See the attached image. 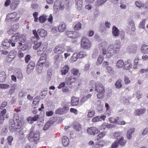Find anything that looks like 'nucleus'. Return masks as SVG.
Listing matches in <instances>:
<instances>
[{"label": "nucleus", "instance_id": "nucleus-1", "mask_svg": "<svg viewBox=\"0 0 148 148\" xmlns=\"http://www.w3.org/2000/svg\"><path fill=\"white\" fill-rule=\"evenodd\" d=\"M120 43L110 44L109 45L107 50L106 57L108 58H111L114 54L118 53L120 49Z\"/></svg>", "mask_w": 148, "mask_h": 148}, {"label": "nucleus", "instance_id": "nucleus-2", "mask_svg": "<svg viewBox=\"0 0 148 148\" xmlns=\"http://www.w3.org/2000/svg\"><path fill=\"white\" fill-rule=\"evenodd\" d=\"M34 127H32L30 130V133L28 137V140L31 142H34L37 143L39 141L40 138L39 133L38 131L34 130Z\"/></svg>", "mask_w": 148, "mask_h": 148}, {"label": "nucleus", "instance_id": "nucleus-3", "mask_svg": "<svg viewBox=\"0 0 148 148\" xmlns=\"http://www.w3.org/2000/svg\"><path fill=\"white\" fill-rule=\"evenodd\" d=\"M47 56L45 54L43 56H41L37 62V65L38 66H44L48 67L49 64V62L47 60Z\"/></svg>", "mask_w": 148, "mask_h": 148}, {"label": "nucleus", "instance_id": "nucleus-4", "mask_svg": "<svg viewBox=\"0 0 148 148\" xmlns=\"http://www.w3.org/2000/svg\"><path fill=\"white\" fill-rule=\"evenodd\" d=\"M64 8V4L60 0H57L55 2L53 6V10L55 12H58L60 10H62Z\"/></svg>", "mask_w": 148, "mask_h": 148}, {"label": "nucleus", "instance_id": "nucleus-5", "mask_svg": "<svg viewBox=\"0 0 148 148\" xmlns=\"http://www.w3.org/2000/svg\"><path fill=\"white\" fill-rule=\"evenodd\" d=\"M91 42L88 38L85 37H82L81 41V45L83 48H90L91 47Z\"/></svg>", "mask_w": 148, "mask_h": 148}, {"label": "nucleus", "instance_id": "nucleus-6", "mask_svg": "<svg viewBox=\"0 0 148 148\" xmlns=\"http://www.w3.org/2000/svg\"><path fill=\"white\" fill-rule=\"evenodd\" d=\"M17 14L16 12H13L8 14L6 16V19L9 21H14L15 22H17L18 21L20 18V17H16Z\"/></svg>", "mask_w": 148, "mask_h": 148}, {"label": "nucleus", "instance_id": "nucleus-7", "mask_svg": "<svg viewBox=\"0 0 148 148\" xmlns=\"http://www.w3.org/2000/svg\"><path fill=\"white\" fill-rule=\"evenodd\" d=\"M99 132L98 129L95 127L88 128L87 130V133L90 135H94L98 134Z\"/></svg>", "mask_w": 148, "mask_h": 148}, {"label": "nucleus", "instance_id": "nucleus-8", "mask_svg": "<svg viewBox=\"0 0 148 148\" xmlns=\"http://www.w3.org/2000/svg\"><path fill=\"white\" fill-rule=\"evenodd\" d=\"M69 107L68 106H64L63 108H60L57 110L55 112L56 114H63L67 113L69 110Z\"/></svg>", "mask_w": 148, "mask_h": 148}, {"label": "nucleus", "instance_id": "nucleus-9", "mask_svg": "<svg viewBox=\"0 0 148 148\" xmlns=\"http://www.w3.org/2000/svg\"><path fill=\"white\" fill-rule=\"evenodd\" d=\"M66 34L69 37L72 39H76L79 37V35L77 32L72 31H66Z\"/></svg>", "mask_w": 148, "mask_h": 148}, {"label": "nucleus", "instance_id": "nucleus-10", "mask_svg": "<svg viewBox=\"0 0 148 148\" xmlns=\"http://www.w3.org/2000/svg\"><path fill=\"white\" fill-rule=\"evenodd\" d=\"M108 42L106 41H103L100 43L99 45V48L102 51V54L105 55L106 54V48L108 46Z\"/></svg>", "mask_w": 148, "mask_h": 148}, {"label": "nucleus", "instance_id": "nucleus-11", "mask_svg": "<svg viewBox=\"0 0 148 148\" xmlns=\"http://www.w3.org/2000/svg\"><path fill=\"white\" fill-rule=\"evenodd\" d=\"M77 79V77L72 75L68 78H66L65 82L68 85H71Z\"/></svg>", "mask_w": 148, "mask_h": 148}, {"label": "nucleus", "instance_id": "nucleus-12", "mask_svg": "<svg viewBox=\"0 0 148 148\" xmlns=\"http://www.w3.org/2000/svg\"><path fill=\"white\" fill-rule=\"evenodd\" d=\"M18 36L19 34H16L12 36L11 39L9 40L10 42L11 43L12 46H15L16 43L18 40Z\"/></svg>", "mask_w": 148, "mask_h": 148}, {"label": "nucleus", "instance_id": "nucleus-13", "mask_svg": "<svg viewBox=\"0 0 148 148\" xmlns=\"http://www.w3.org/2000/svg\"><path fill=\"white\" fill-rule=\"evenodd\" d=\"M95 90L97 92H105L104 86L100 83L95 84Z\"/></svg>", "mask_w": 148, "mask_h": 148}, {"label": "nucleus", "instance_id": "nucleus-14", "mask_svg": "<svg viewBox=\"0 0 148 148\" xmlns=\"http://www.w3.org/2000/svg\"><path fill=\"white\" fill-rule=\"evenodd\" d=\"M12 119L9 120V129L11 132H13L15 131V123Z\"/></svg>", "mask_w": 148, "mask_h": 148}, {"label": "nucleus", "instance_id": "nucleus-15", "mask_svg": "<svg viewBox=\"0 0 148 148\" xmlns=\"http://www.w3.org/2000/svg\"><path fill=\"white\" fill-rule=\"evenodd\" d=\"M132 66L131 62L130 60H127L124 62L123 69H125L128 70L131 69Z\"/></svg>", "mask_w": 148, "mask_h": 148}, {"label": "nucleus", "instance_id": "nucleus-16", "mask_svg": "<svg viewBox=\"0 0 148 148\" xmlns=\"http://www.w3.org/2000/svg\"><path fill=\"white\" fill-rule=\"evenodd\" d=\"M69 69V66L68 65H65L62 67L60 70L61 75H66L68 73Z\"/></svg>", "mask_w": 148, "mask_h": 148}, {"label": "nucleus", "instance_id": "nucleus-17", "mask_svg": "<svg viewBox=\"0 0 148 148\" xmlns=\"http://www.w3.org/2000/svg\"><path fill=\"white\" fill-rule=\"evenodd\" d=\"M146 109L145 108L136 109L134 112L135 116H139L143 114L146 111Z\"/></svg>", "mask_w": 148, "mask_h": 148}, {"label": "nucleus", "instance_id": "nucleus-18", "mask_svg": "<svg viewBox=\"0 0 148 148\" xmlns=\"http://www.w3.org/2000/svg\"><path fill=\"white\" fill-rule=\"evenodd\" d=\"M63 49V47L60 45L57 46L55 47L53 51L55 53L60 54L64 52V50Z\"/></svg>", "mask_w": 148, "mask_h": 148}, {"label": "nucleus", "instance_id": "nucleus-19", "mask_svg": "<svg viewBox=\"0 0 148 148\" xmlns=\"http://www.w3.org/2000/svg\"><path fill=\"white\" fill-rule=\"evenodd\" d=\"M63 59V57L62 55H56L54 57V63L58 64L60 62L62 61Z\"/></svg>", "mask_w": 148, "mask_h": 148}, {"label": "nucleus", "instance_id": "nucleus-20", "mask_svg": "<svg viewBox=\"0 0 148 148\" xmlns=\"http://www.w3.org/2000/svg\"><path fill=\"white\" fill-rule=\"evenodd\" d=\"M135 129L134 128H130L127 131L126 133V137L128 140L132 138V134L135 131Z\"/></svg>", "mask_w": 148, "mask_h": 148}, {"label": "nucleus", "instance_id": "nucleus-21", "mask_svg": "<svg viewBox=\"0 0 148 148\" xmlns=\"http://www.w3.org/2000/svg\"><path fill=\"white\" fill-rule=\"evenodd\" d=\"M116 141L119 145L123 147H124L125 145L127 142L126 140L122 136L118 138L116 140Z\"/></svg>", "mask_w": 148, "mask_h": 148}, {"label": "nucleus", "instance_id": "nucleus-22", "mask_svg": "<svg viewBox=\"0 0 148 148\" xmlns=\"http://www.w3.org/2000/svg\"><path fill=\"white\" fill-rule=\"evenodd\" d=\"M35 65V63L34 62H30L27 66V72L29 73L32 71L34 69Z\"/></svg>", "mask_w": 148, "mask_h": 148}, {"label": "nucleus", "instance_id": "nucleus-23", "mask_svg": "<svg viewBox=\"0 0 148 148\" xmlns=\"http://www.w3.org/2000/svg\"><path fill=\"white\" fill-rule=\"evenodd\" d=\"M112 35L114 37H117L119 35V31L118 28L114 26L113 27L112 30Z\"/></svg>", "mask_w": 148, "mask_h": 148}, {"label": "nucleus", "instance_id": "nucleus-24", "mask_svg": "<svg viewBox=\"0 0 148 148\" xmlns=\"http://www.w3.org/2000/svg\"><path fill=\"white\" fill-rule=\"evenodd\" d=\"M79 99L77 97H71V104L72 106H75L77 105L79 102Z\"/></svg>", "mask_w": 148, "mask_h": 148}, {"label": "nucleus", "instance_id": "nucleus-25", "mask_svg": "<svg viewBox=\"0 0 148 148\" xmlns=\"http://www.w3.org/2000/svg\"><path fill=\"white\" fill-rule=\"evenodd\" d=\"M66 29V25L64 23H61L59 24L58 27V30L60 32H64Z\"/></svg>", "mask_w": 148, "mask_h": 148}, {"label": "nucleus", "instance_id": "nucleus-26", "mask_svg": "<svg viewBox=\"0 0 148 148\" xmlns=\"http://www.w3.org/2000/svg\"><path fill=\"white\" fill-rule=\"evenodd\" d=\"M19 3V0H12L11 4V8L12 9H15L17 7Z\"/></svg>", "mask_w": 148, "mask_h": 148}, {"label": "nucleus", "instance_id": "nucleus-27", "mask_svg": "<svg viewBox=\"0 0 148 148\" xmlns=\"http://www.w3.org/2000/svg\"><path fill=\"white\" fill-rule=\"evenodd\" d=\"M33 33L34 34V37H33L32 38L31 41L32 43H35L36 42L35 39H36L37 40L39 39V37L37 33L36 30H33Z\"/></svg>", "mask_w": 148, "mask_h": 148}, {"label": "nucleus", "instance_id": "nucleus-28", "mask_svg": "<svg viewBox=\"0 0 148 148\" xmlns=\"http://www.w3.org/2000/svg\"><path fill=\"white\" fill-rule=\"evenodd\" d=\"M63 145L64 147H67L69 143V140L68 138L66 136H63L62 138Z\"/></svg>", "mask_w": 148, "mask_h": 148}, {"label": "nucleus", "instance_id": "nucleus-29", "mask_svg": "<svg viewBox=\"0 0 148 148\" xmlns=\"http://www.w3.org/2000/svg\"><path fill=\"white\" fill-rule=\"evenodd\" d=\"M82 0H75V6L77 9L80 10L82 7Z\"/></svg>", "mask_w": 148, "mask_h": 148}, {"label": "nucleus", "instance_id": "nucleus-30", "mask_svg": "<svg viewBox=\"0 0 148 148\" xmlns=\"http://www.w3.org/2000/svg\"><path fill=\"white\" fill-rule=\"evenodd\" d=\"M47 47H46L42 46L37 52V55L40 56L42 54L46 51Z\"/></svg>", "mask_w": 148, "mask_h": 148}, {"label": "nucleus", "instance_id": "nucleus-31", "mask_svg": "<svg viewBox=\"0 0 148 148\" xmlns=\"http://www.w3.org/2000/svg\"><path fill=\"white\" fill-rule=\"evenodd\" d=\"M10 40L7 39H5L4 41L2 42V45L3 48L6 49L9 47L10 45Z\"/></svg>", "mask_w": 148, "mask_h": 148}, {"label": "nucleus", "instance_id": "nucleus-32", "mask_svg": "<svg viewBox=\"0 0 148 148\" xmlns=\"http://www.w3.org/2000/svg\"><path fill=\"white\" fill-rule=\"evenodd\" d=\"M73 128L77 131H80L81 129V125L77 122H74L73 125Z\"/></svg>", "mask_w": 148, "mask_h": 148}, {"label": "nucleus", "instance_id": "nucleus-33", "mask_svg": "<svg viewBox=\"0 0 148 148\" xmlns=\"http://www.w3.org/2000/svg\"><path fill=\"white\" fill-rule=\"evenodd\" d=\"M141 52L145 54L148 53V45H143L140 48Z\"/></svg>", "mask_w": 148, "mask_h": 148}, {"label": "nucleus", "instance_id": "nucleus-34", "mask_svg": "<svg viewBox=\"0 0 148 148\" xmlns=\"http://www.w3.org/2000/svg\"><path fill=\"white\" fill-rule=\"evenodd\" d=\"M38 33L41 37H45L47 34V32L44 29H40L38 30Z\"/></svg>", "mask_w": 148, "mask_h": 148}, {"label": "nucleus", "instance_id": "nucleus-35", "mask_svg": "<svg viewBox=\"0 0 148 148\" xmlns=\"http://www.w3.org/2000/svg\"><path fill=\"white\" fill-rule=\"evenodd\" d=\"M6 75L5 72H2L0 73V82H4L5 79Z\"/></svg>", "mask_w": 148, "mask_h": 148}, {"label": "nucleus", "instance_id": "nucleus-36", "mask_svg": "<svg viewBox=\"0 0 148 148\" xmlns=\"http://www.w3.org/2000/svg\"><path fill=\"white\" fill-rule=\"evenodd\" d=\"M107 1V0H97L95 3V5L99 7L102 5Z\"/></svg>", "mask_w": 148, "mask_h": 148}, {"label": "nucleus", "instance_id": "nucleus-37", "mask_svg": "<svg viewBox=\"0 0 148 148\" xmlns=\"http://www.w3.org/2000/svg\"><path fill=\"white\" fill-rule=\"evenodd\" d=\"M22 125V121L21 120H20L17 124L16 127H15V130L18 131V130L21 131L22 130L21 127Z\"/></svg>", "mask_w": 148, "mask_h": 148}, {"label": "nucleus", "instance_id": "nucleus-38", "mask_svg": "<svg viewBox=\"0 0 148 148\" xmlns=\"http://www.w3.org/2000/svg\"><path fill=\"white\" fill-rule=\"evenodd\" d=\"M17 85L15 84H13L11 87V88L9 91V94H12L15 91V90L17 88Z\"/></svg>", "mask_w": 148, "mask_h": 148}, {"label": "nucleus", "instance_id": "nucleus-39", "mask_svg": "<svg viewBox=\"0 0 148 148\" xmlns=\"http://www.w3.org/2000/svg\"><path fill=\"white\" fill-rule=\"evenodd\" d=\"M106 133V131H103L99 133L97 136V139L100 140L103 138L105 136Z\"/></svg>", "mask_w": 148, "mask_h": 148}, {"label": "nucleus", "instance_id": "nucleus-40", "mask_svg": "<svg viewBox=\"0 0 148 148\" xmlns=\"http://www.w3.org/2000/svg\"><path fill=\"white\" fill-rule=\"evenodd\" d=\"M47 17V16L44 14L40 16L38 18L39 22L41 23H44L46 20Z\"/></svg>", "mask_w": 148, "mask_h": 148}, {"label": "nucleus", "instance_id": "nucleus-41", "mask_svg": "<svg viewBox=\"0 0 148 148\" xmlns=\"http://www.w3.org/2000/svg\"><path fill=\"white\" fill-rule=\"evenodd\" d=\"M124 62L121 60H119L116 62V66L118 68H121L124 66Z\"/></svg>", "mask_w": 148, "mask_h": 148}, {"label": "nucleus", "instance_id": "nucleus-42", "mask_svg": "<svg viewBox=\"0 0 148 148\" xmlns=\"http://www.w3.org/2000/svg\"><path fill=\"white\" fill-rule=\"evenodd\" d=\"M39 100L38 97H35L32 103V106L34 108L37 107L39 104Z\"/></svg>", "mask_w": 148, "mask_h": 148}, {"label": "nucleus", "instance_id": "nucleus-43", "mask_svg": "<svg viewBox=\"0 0 148 148\" xmlns=\"http://www.w3.org/2000/svg\"><path fill=\"white\" fill-rule=\"evenodd\" d=\"M16 54V52L15 50H12L9 53L8 56L9 58L14 59Z\"/></svg>", "mask_w": 148, "mask_h": 148}, {"label": "nucleus", "instance_id": "nucleus-44", "mask_svg": "<svg viewBox=\"0 0 148 148\" xmlns=\"http://www.w3.org/2000/svg\"><path fill=\"white\" fill-rule=\"evenodd\" d=\"M122 133L121 132H116L113 134L112 137V138H117L121 135Z\"/></svg>", "mask_w": 148, "mask_h": 148}, {"label": "nucleus", "instance_id": "nucleus-45", "mask_svg": "<svg viewBox=\"0 0 148 148\" xmlns=\"http://www.w3.org/2000/svg\"><path fill=\"white\" fill-rule=\"evenodd\" d=\"M122 80L121 79H119L116 81L115 83V86L117 88H120L122 87L121 84Z\"/></svg>", "mask_w": 148, "mask_h": 148}, {"label": "nucleus", "instance_id": "nucleus-46", "mask_svg": "<svg viewBox=\"0 0 148 148\" xmlns=\"http://www.w3.org/2000/svg\"><path fill=\"white\" fill-rule=\"evenodd\" d=\"M52 76V70L51 69L48 70L47 72V80L49 81L50 80Z\"/></svg>", "mask_w": 148, "mask_h": 148}, {"label": "nucleus", "instance_id": "nucleus-47", "mask_svg": "<svg viewBox=\"0 0 148 148\" xmlns=\"http://www.w3.org/2000/svg\"><path fill=\"white\" fill-rule=\"evenodd\" d=\"M18 40L20 42H24L26 40V38L25 36L23 34L19 36H19L18 37Z\"/></svg>", "mask_w": 148, "mask_h": 148}, {"label": "nucleus", "instance_id": "nucleus-48", "mask_svg": "<svg viewBox=\"0 0 148 148\" xmlns=\"http://www.w3.org/2000/svg\"><path fill=\"white\" fill-rule=\"evenodd\" d=\"M139 60V59L138 58H136L135 59L134 61V67H133V68L134 69H136L138 68V66L139 65V64H138Z\"/></svg>", "mask_w": 148, "mask_h": 148}, {"label": "nucleus", "instance_id": "nucleus-49", "mask_svg": "<svg viewBox=\"0 0 148 148\" xmlns=\"http://www.w3.org/2000/svg\"><path fill=\"white\" fill-rule=\"evenodd\" d=\"M82 24L79 22L77 23L74 27L75 30L78 31L80 29L82 28Z\"/></svg>", "mask_w": 148, "mask_h": 148}, {"label": "nucleus", "instance_id": "nucleus-50", "mask_svg": "<svg viewBox=\"0 0 148 148\" xmlns=\"http://www.w3.org/2000/svg\"><path fill=\"white\" fill-rule=\"evenodd\" d=\"M119 119V118L118 117L116 118V119L111 117L109 119V121L111 123L117 124Z\"/></svg>", "mask_w": 148, "mask_h": 148}, {"label": "nucleus", "instance_id": "nucleus-51", "mask_svg": "<svg viewBox=\"0 0 148 148\" xmlns=\"http://www.w3.org/2000/svg\"><path fill=\"white\" fill-rule=\"evenodd\" d=\"M95 114V111L93 110H89L88 111V117L89 118L93 117Z\"/></svg>", "mask_w": 148, "mask_h": 148}, {"label": "nucleus", "instance_id": "nucleus-52", "mask_svg": "<svg viewBox=\"0 0 148 148\" xmlns=\"http://www.w3.org/2000/svg\"><path fill=\"white\" fill-rule=\"evenodd\" d=\"M134 95L136 96V98L138 99L141 98L142 94L141 93V91L138 90L135 93Z\"/></svg>", "mask_w": 148, "mask_h": 148}, {"label": "nucleus", "instance_id": "nucleus-53", "mask_svg": "<svg viewBox=\"0 0 148 148\" xmlns=\"http://www.w3.org/2000/svg\"><path fill=\"white\" fill-rule=\"evenodd\" d=\"M135 4L137 7L139 8L143 7L145 5L144 3L141 2L136 1Z\"/></svg>", "mask_w": 148, "mask_h": 148}, {"label": "nucleus", "instance_id": "nucleus-54", "mask_svg": "<svg viewBox=\"0 0 148 148\" xmlns=\"http://www.w3.org/2000/svg\"><path fill=\"white\" fill-rule=\"evenodd\" d=\"M103 60V56H99L97 62V64L98 65L101 64L102 63Z\"/></svg>", "mask_w": 148, "mask_h": 148}, {"label": "nucleus", "instance_id": "nucleus-55", "mask_svg": "<svg viewBox=\"0 0 148 148\" xmlns=\"http://www.w3.org/2000/svg\"><path fill=\"white\" fill-rule=\"evenodd\" d=\"M105 92H97L98 93L97 94V97L98 99H101L103 98L105 95Z\"/></svg>", "mask_w": 148, "mask_h": 148}, {"label": "nucleus", "instance_id": "nucleus-56", "mask_svg": "<svg viewBox=\"0 0 148 148\" xmlns=\"http://www.w3.org/2000/svg\"><path fill=\"white\" fill-rule=\"evenodd\" d=\"M78 58L77 53H75L73 54L71 58V60L73 62L75 61Z\"/></svg>", "mask_w": 148, "mask_h": 148}, {"label": "nucleus", "instance_id": "nucleus-57", "mask_svg": "<svg viewBox=\"0 0 148 148\" xmlns=\"http://www.w3.org/2000/svg\"><path fill=\"white\" fill-rule=\"evenodd\" d=\"M77 54L78 58H83L86 56V53L85 52L82 51L79 52L77 53Z\"/></svg>", "mask_w": 148, "mask_h": 148}, {"label": "nucleus", "instance_id": "nucleus-58", "mask_svg": "<svg viewBox=\"0 0 148 148\" xmlns=\"http://www.w3.org/2000/svg\"><path fill=\"white\" fill-rule=\"evenodd\" d=\"M96 84H97L96 83L94 80H91L89 83L88 87L89 88H93L94 86L95 85V86Z\"/></svg>", "mask_w": 148, "mask_h": 148}, {"label": "nucleus", "instance_id": "nucleus-59", "mask_svg": "<svg viewBox=\"0 0 148 148\" xmlns=\"http://www.w3.org/2000/svg\"><path fill=\"white\" fill-rule=\"evenodd\" d=\"M16 75L18 79H22L23 78V74L20 71L16 73Z\"/></svg>", "mask_w": 148, "mask_h": 148}, {"label": "nucleus", "instance_id": "nucleus-60", "mask_svg": "<svg viewBox=\"0 0 148 148\" xmlns=\"http://www.w3.org/2000/svg\"><path fill=\"white\" fill-rule=\"evenodd\" d=\"M42 46H43V45H42V43L41 42H39L36 43L33 47V48L34 49H36L39 47H40Z\"/></svg>", "mask_w": 148, "mask_h": 148}, {"label": "nucleus", "instance_id": "nucleus-61", "mask_svg": "<svg viewBox=\"0 0 148 148\" xmlns=\"http://www.w3.org/2000/svg\"><path fill=\"white\" fill-rule=\"evenodd\" d=\"M98 54V51L97 49H95L93 51L92 56L93 58H95Z\"/></svg>", "mask_w": 148, "mask_h": 148}, {"label": "nucleus", "instance_id": "nucleus-62", "mask_svg": "<svg viewBox=\"0 0 148 148\" xmlns=\"http://www.w3.org/2000/svg\"><path fill=\"white\" fill-rule=\"evenodd\" d=\"M105 144V142L103 140H101L96 144L97 146H98L100 147H103Z\"/></svg>", "mask_w": 148, "mask_h": 148}, {"label": "nucleus", "instance_id": "nucleus-63", "mask_svg": "<svg viewBox=\"0 0 148 148\" xmlns=\"http://www.w3.org/2000/svg\"><path fill=\"white\" fill-rule=\"evenodd\" d=\"M27 93L25 91L22 90L18 94V96L20 98H22V97L25 96Z\"/></svg>", "mask_w": 148, "mask_h": 148}, {"label": "nucleus", "instance_id": "nucleus-64", "mask_svg": "<svg viewBox=\"0 0 148 148\" xmlns=\"http://www.w3.org/2000/svg\"><path fill=\"white\" fill-rule=\"evenodd\" d=\"M118 145L119 144L116 140L112 145L111 148H117L118 146Z\"/></svg>", "mask_w": 148, "mask_h": 148}]
</instances>
